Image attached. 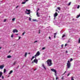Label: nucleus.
I'll list each match as a JSON object with an SVG mask.
<instances>
[{
    "instance_id": "34",
    "label": "nucleus",
    "mask_w": 80,
    "mask_h": 80,
    "mask_svg": "<svg viewBox=\"0 0 80 80\" xmlns=\"http://www.w3.org/2000/svg\"><path fill=\"white\" fill-rule=\"evenodd\" d=\"M71 73H69L68 74L67 76L68 77L70 75V74H71Z\"/></svg>"
},
{
    "instance_id": "2",
    "label": "nucleus",
    "mask_w": 80,
    "mask_h": 80,
    "mask_svg": "<svg viewBox=\"0 0 80 80\" xmlns=\"http://www.w3.org/2000/svg\"><path fill=\"white\" fill-rule=\"evenodd\" d=\"M67 66L68 68H70V67L71 66V64L70 62L69 61H68Z\"/></svg>"
},
{
    "instance_id": "10",
    "label": "nucleus",
    "mask_w": 80,
    "mask_h": 80,
    "mask_svg": "<svg viewBox=\"0 0 80 80\" xmlns=\"http://www.w3.org/2000/svg\"><path fill=\"white\" fill-rule=\"evenodd\" d=\"M7 58H12V56L10 55H8L7 56Z\"/></svg>"
},
{
    "instance_id": "7",
    "label": "nucleus",
    "mask_w": 80,
    "mask_h": 80,
    "mask_svg": "<svg viewBox=\"0 0 80 80\" xmlns=\"http://www.w3.org/2000/svg\"><path fill=\"white\" fill-rule=\"evenodd\" d=\"M57 16H58V13L57 12H55L54 14V17H57Z\"/></svg>"
},
{
    "instance_id": "50",
    "label": "nucleus",
    "mask_w": 80,
    "mask_h": 80,
    "mask_svg": "<svg viewBox=\"0 0 80 80\" xmlns=\"http://www.w3.org/2000/svg\"><path fill=\"white\" fill-rule=\"evenodd\" d=\"M49 38L50 39H51V38L50 37H49Z\"/></svg>"
},
{
    "instance_id": "53",
    "label": "nucleus",
    "mask_w": 80,
    "mask_h": 80,
    "mask_svg": "<svg viewBox=\"0 0 80 80\" xmlns=\"http://www.w3.org/2000/svg\"><path fill=\"white\" fill-rule=\"evenodd\" d=\"M16 35H18V34H16Z\"/></svg>"
},
{
    "instance_id": "59",
    "label": "nucleus",
    "mask_w": 80,
    "mask_h": 80,
    "mask_svg": "<svg viewBox=\"0 0 80 80\" xmlns=\"http://www.w3.org/2000/svg\"><path fill=\"white\" fill-rule=\"evenodd\" d=\"M14 45H15V44H14Z\"/></svg>"
},
{
    "instance_id": "18",
    "label": "nucleus",
    "mask_w": 80,
    "mask_h": 80,
    "mask_svg": "<svg viewBox=\"0 0 80 80\" xmlns=\"http://www.w3.org/2000/svg\"><path fill=\"white\" fill-rule=\"evenodd\" d=\"M6 69H4L3 72L4 73H5V72H6Z\"/></svg>"
},
{
    "instance_id": "1",
    "label": "nucleus",
    "mask_w": 80,
    "mask_h": 80,
    "mask_svg": "<svg viewBox=\"0 0 80 80\" xmlns=\"http://www.w3.org/2000/svg\"><path fill=\"white\" fill-rule=\"evenodd\" d=\"M46 62H47L48 66V67H50L52 66V60L51 59H48L47 60V61Z\"/></svg>"
},
{
    "instance_id": "58",
    "label": "nucleus",
    "mask_w": 80,
    "mask_h": 80,
    "mask_svg": "<svg viewBox=\"0 0 80 80\" xmlns=\"http://www.w3.org/2000/svg\"><path fill=\"white\" fill-rule=\"evenodd\" d=\"M34 58H35L36 59L37 58H36V57H34Z\"/></svg>"
},
{
    "instance_id": "25",
    "label": "nucleus",
    "mask_w": 80,
    "mask_h": 80,
    "mask_svg": "<svg viewBox=\"0 0 80 80\" xmlns=\"http://www.w3.org/2000/svg\"><path fill=\"white\" fill-rule=\"evenodd\" d=\"M79 8H80V5H78L77 8L78 9Z\"/></svg>"
},
{
    "instance_id": "57",
    "label": "nucleus",
    "mask_w": 80,
    "mask_h": 80,
    "mask_svg": "<svg viewBox=\"0 0 80 80\" xmlns=\"http://www.w3.org/2000/svg\"><path fill=\"white\" fill-rule=\"evenodd\" d=\"M10 51H9V53H10Z\"/></svg>"
},
{
    "instance_id": "16",
    "label": "nucleus",
    "mask_w": 80,
    "mask_h": 80,
    "mask_svg": "<svg viewBox=\"0 0 80 80\" xmlns=\"http://www.w3.org/2000/svg\"><path fill=\"white\" fill-rule=\"evenodd\" d=\"M35 58V56H33L31 59V60L32 61V60H33V58Z\"/></svg>"
},
{
    "instance_id": "15",
    "label": "nucleus",
    "mask_w": 80,
    "mask_h": 80,
    "mask_svg": "<svg viewBox=\"0 0 80 80\" xmlns=\"http://www.w3.org/2000/svg\"><path fill=\"white\" fill-rule=\"evenodd\" d=\"M38 16V17H40V16H39V15L38 14V12H37V14H36Z\"/></svg>"
},
{
    "instance_id": "52",
    "label": "nucleus",
    "mask_w": 80,
    "mask_h": 80,
    "mask_svg": "<svg viewBox=\"0 0 80 80\" xmlns=\"http://www.w3.org/2000/svg\"><path fill=\"white\" fill-rule=\"evenodd\" d=\"M56 12H58V10H56Z\"/></svg>"
},
{
    "instance_id": "27",
    "label": "nucleus",
    "mask_w": 80,
    "mask_h": 80,
    "mask_svg": "<svg viewBox=\"0 0 80 80\" xmlns=\"http://www.w3.org/2000/svg\"><path fill=\"white\" fill-rule=\"evenodd\" d=\"M6 21H7V20L6 19H5L4 20L3 22H5Z\"/></svg>"
},
{
    "instance_id": "8",
    "label": "nucleus",
    "mask_w": 80,
    "mask_h": 80,
    "mask_svg": "<svg viewBox=\"0 0 80 80\" xmlns=\"http://www.w3.org/2000/svg\"><path fill=\"white\" fill-rule=\"evenodd\" d=\"M3 67H4V66H3V65L0 66V68H1V69L3 68Z\"/></svg>"
},
{
    "instance_id": "55",
    "label": "nucleus",
    "mask_w": 80,
    "mask_h": 80,
    "mask_svg": "<svg viewBox=\"0 0 80 80\" xmlns=\"http://www.w3.org/2000/svg\"><path fill=\"white\" fill-rule=\"evenodd\" d=\"M39 32H40V29L39 30Z\"/></svg>"
},
{
    "instance_id": "11",
    "label": "nucleus",
    "mask_w": 80,
    "mask_h": 80,
    "mask_svg": "<svg viewBox=\"0 0 80 80\" xmlns=\"http://www.w3.org/2000/svg\"><path fill=\"white\" fill-rule=\"evenodd\" d=\"M2 72H0V78H1V77H2Z\"/></svg>"
},
{
    "instance_id": "38",
    "label": "nucleus",
    "mask_w": 80,
    "mask_h": 80,
    "mask_svg": "<svg viewBox=\"0 0 80 80\" xmlns=\"http://www.w3.org/2000/svg\"><path fill=\"white\" fill-rule=\"evenodd\" d=\"M78 43H80V40L79 39Z\"/></svg>"
},
{
    "instance_id": "13",
    "label": "nucleus",
    "mask_w": 80,
    "mask_h": 80,
    "mask_svg": "<svg viewBox=\"0 0 80 80\" xmlns=\"http://www.w3.org/2000/svg\"><path fill=\"white\" fill-rule=\"evenodd\" d=\"M26 2H27V1H25V2H22V4H25V3H26Z\"/></svg>"
},
{
    "instance_id": "51",
    "label": "nucleus",
    "mask_w": 80,
    "mask_h": 80,
    "mask_svg": "<svg viewBox=\"0 0 80 80\" xmlns=\"http://www.w3.org/2000/svg\"><path fill=\"white\" fill-rule=\"evenodd\" d=\"M38 33H40V31H39Z\"/></svg>"
},
{
    "instance_id": "47",
    "label": "nucleus",
    "mask_w": 80,
    "mask_h": 80,
    "mask_svg": "<svg viewBox=\"0 0 80 80\" xmlns=\"http://www.w3.org/2000/svg\"><path fill=\"white\" fill-rule=\"evenodd\" d=\"M33 21H34V22H35V21H36V19H33Z\"/></svg>"
},
{
    "instance_id": "48",
    "label": "nucleus",
    "mask_w": 80,
    "mask_h": 80,
    "mask_svg": "<svg viewBox=\"0 0 80 80\" xmlns=\"http://www.w3.org/2000/svg\"><path fill=\"white\" fill-rule=\"evenodd\" d=\"M66 72H67V71H65L64 73L63 74V75H64V74H65V73H66Z\"/></svg>"
},
{
    "instance_id": "28",
    "label": "nucleus",
    "mask_w": 80,
    "mask_h": 80,
    "mask_svg": "<svg viewBox=\"0 0 80 80\" xmlns=\"http://www.w3.org/2000/svg\"><path fill=\"white\" fill-rule=\"evenodd\" d=\"M72 60H73V59H72V58H71L70 62H72Z\"/></svg>"
},
{
    "instance_id": "21",
    "label": "nucleus",
    "mask_w": 80,
    "mask_h": 80,
    "mask_svg": "<svg viewBox=\"0 0 80 80\" xmlns=\"http://www.w3.org/2000/svg\"><path fill=\"white\" fill-rule=\"evenodd\" d=\"M11 38H13V34H12L11 36Z\"/></svg>"
},
{
    "instance_id": "22",
    "label": "nucleus",
    "mask_w": 80,
    "mask_h": 80,
    "mask_svg": "<svg viewBox=\"0 0 80 80\" xmlns=\"http://www.w3.org/2000/svg\"><path fill=\"white\" fill-rule=\"evenodd\" d=\"M16 64V62H14L13 63V65H15Z\"/></svg>"
},
{
    "instance_id": "35",
    "label": "nucleus",
    "mask_w": 80,
    "mask_h": 80,
    "mask_svg": "<svg viewBox=\"0 0 80 80\" xmlns=\"http://www.w3.org/2000/svg\"><path fill=\"white\" fill-rule=\"evenodd\" d=\"M25 32H24L22 34V35H24V34H25Z\"/></svg>"
},
{
    "instance_id": "49",
    "label": "nucleus",
    "mask_w": 80,
    "mask_h": 80,
    "mask_svg": "<svg viewBox=\"0 0 80 80\" xmlns=\"http://www.w3.org/2000/svg\"><path fill=\"white\" fill-rule=\"evenodd\" d=\"M66 52L67 53H68V51H66Z\"/></svg>"
},
{
    "instance_id": "26",
    "label": "nucleus",
    "mask_w": 80,
    "mask_h": 80,
    "mask_svg": "<svg viewBox=\"0 0 80 80\" xmlns=\"http://www.w3.org/2000/svg\"><path fill=\"white\" fill-rule=\"evenodd\" d=\"M70 4H71V2H70L68 4V5L69 6H70Z\"/></svg>"
},
{
    "instance_id": "29",
    "label": "nucleus",
    "mask_w": 80,
    "mask_h": 80,
    "mask_svg": "<svg viewBox=\"0 0 80 80\" xmlns=\"http://www.w3.org/2000/svg\"><path fill=\"white\" fill-rule=\"evenodd\" d=\"M19 38H18V40H20V38H21V37H20V36H19L18 37Z\"/></svg>"
},
{
    "instance_id": "39",
    "label": "nucleus",
    "mask_w": 80,
    "mask_h": 80,
    "mask_svg": "<svg viewBox=\"0 0 80 80\" xmlns=\"http://www.w3.org/2000/svg\"><path fill=\"white\" fill-rule=\"evenodd\" d=\"M58 77H56V80H58Z\"/></svg>"
},
{
    "instance_id": "41",
    "label": "nucleus",
    "mask_w": 80,
    "mask_h": 80,
    "mask_svg": "<svg viewBox=\"0 0 80 80\" xmlns=\"http://www.w3.org/2000/svg\"><path fill=\"white\" fill-rule=\"evenodd\" d=\"M40 10V9L38 8V10H37V12H38V10Z\"/></svg>"
},
{
    "instance_id": "43",
    "label": "nucleus",
    "mask_w": 80,
    "mask_h": 80,
    "mask_svg": "<svg viewBox=\"0 0 80 80\" xmlns=\"http://www.w3.org/2000/svg\"><path fill=\"white\" fill-rule=\"evenodd\" d=\"M67 44H66L65 45V47H67Z\"/></svg>"
},
{
    "instance_id": "17",
    "label": "nucleus",
    "mask_w": 80,
    "mask_h": 80,
    "mask_svg": "<svg viewBox=\"0 0 80 80\" xmlns=\"http://www.w3.org/2000/svg\"><path fill=\"white\" fill-rule=\"evenodd\" d=\"M27 52H26L25 53V57H27Z\"/></svg>"
},
{
    "instance_id": "30",
    "label": "nucleus",
    "mask_w": 80,
    "mask_h": 80,
    "mask_svg": "<svg viewBox=\"0 0 80 80\" xmlns=\"http://www.w3.org/2000/svg\"><path fill=\"white\" fill-rule=\"evenodd\" d=\"M62 48H63V44H62L61 46Z\"/></svg>"
},
{
    "instance_id": "31",
    "label": "nucleus",
    "mask_w": 80,
    "mask_h": 80,
    "mask_svg": "<svg viewBox=\"0 0 80 80\" xmlns=\"http://www.w3.org/2000/svg\"><path fill=\"white\" fill-rule=\"evenodd\" d=\"M27 15H29L30 14V12H28V13H27Z\"/></svg>"
},
{
    "instance_id": "23",
    "label": "nucleus",
    "mask_w": 80,
    "mask_h": 80,
    "mask_svg": "<svg viewBox=\"0 0 80 80\" xmlns=\"http://www.w3.org/2000/svg\"><path fill=\"white\" fill-rule=\"evenodd\" d=\"M57 8L59 10H60V7H58Z\"/></svg>"
},
{
    "instance_id": "9",
    "label": "nucleus",
    "mask_w": 80,
    "mask_h": 80,
    "mask_svg": "<svg viewBox=\"0 0 80 80\" xmlns=\"http://www.w3.org/2000/svg\"><path fill=\"white\" fill-rule=\"evenodd\" d=\"M42 67H43V68H44L45 70H46V68H45V65H44V64H42Z\"/></svg>"
},
{
    "instance_id": "32",
    "label": "nucleus",
    "mask_w": 80,
    "mask_h": 80,
    "mask_svg": "<svg viewBox=\"0 0 80 80\" xmlns=\"http://www.w3.org/2000/svg\"><path fill=\"white\" fill-rule=\"evenodd\" d=\"M29 20L30 21L31 20V18L29 17Z\"/></svg>"
},
{
    "instance_id": "44",
    "label": "nucleus",
    "mask_w": 80,
    "mask_h": 80,
    "mask_svg": "<svg viewBox=\"0 0 80 80\" xmlns=\"http://www.w3.org/2000/svg\"><path fill=\"white\" fill-rule=\"evenodd\" d=\"M54 35H56H56L57 34V33H54Z\"/></svg>"
},
{
    "instance_id": "61",
    "label": "nucleus",
    "mask_w": 80,
    "mask_h": 80,
    "mask_svg": "<svg viewBox=\"0 0 80 80\" xmlns=\"http://www.w3.org/2000/svg\"><path fill=\"white\" fill-rule=\"evenodd\" d=\"M79 48H80V46L79 47Z\"/></svg>"
},
{
    "instance_id": "19",
    "label": "nucleus",
    "mask_w": 80,
    "mask_h": 80,
    "mask_svg": "<svg viewBox=\"0 0 80 80\" xmlns=\"http://www.w3.org/2000/svg\"><path fill=\"white\" fill-rule=\"evenodd\" d=\"M15 19H16V18H14L12 19V21H15Z\"/></svg>"
},
{
    "instance_id": "4",
    "label": "nucleus",
    "mask_w": 80,
    "mask_h": 80,
    "mask_svg": "<svg viewBox=\"0 0 80 80\" xmlns=\"http://www.w3.org/2000/svg\"><path fill=\"white\" fill-rule=\"evenodd\" d=\"M36 63V64H37V63H38V59H35L33 61H32V63Z\"/></svg>"
},
{
    "instance_id": "12",
    "label": "nucleus",
    "mask_w": 80,
    "mask_h": 80,
    "mask_svg": "<svg viewBox=\"0 0 80 80\" xmlns=\"http://www.w3.org/2000/svg\"><path fill=\"white\" fill-rule=\"evenodd\" d=\"M13 72V71L12 70H11L10 71L9 73V74L10 75Z\"/></svg>"
},
{
    "instance_id": "3",
    "label": "nucleus",
    "mask_w": 80,
    "mask_h": 80,
    "mask_svg": "<svg viewBox=\"0 0 80 80\" xmlns=\"http://www.w3.org/2000/svg\"><path fill=\"white\" fill-rule=\"evenodd\" d=\"M51 70L52 72H55V75L56 77H57V71L56 70L53 68L51 69Z\"/></svg>"
},
{
    "instance_id": "54",
    "label": "nucleus",
    "mask_w": 80,
    "mask_h": 80,
    "mask_svg": "<svg viewBox=\"0 0 80 80\" xmlns=\"http://www.w3.org/2000/svg\"><path fill=\"white\" fill-rule=\"evenodd\" d=\"M37 70V69H34V71H35V70Z\"/></svg>"
},
{
    "instance_id": "56",
    "label": "nucleus",
    "mask_w": 80,
    "mask_h": 80,
    "mask_svg": "<svg viewBox=\"0 0 80 80\" xmlns=\"http://www.w3.org/2000/svg\"><path fill=\"white\" fill-rule=\"evenodd\" d=\"M30 52H29V53H28V54H30Z\"/></svg>"
},
{
    "instance_id": "60",
    "label": "nucleus",
    "mask_w": 80,
    "mask_h": 80,
    "mask_svg": "<svg viewBox=\"0 0 80 80\" xmlns=\"http://www.w3.org/2000/svg\"><path fill=\"white\" fill-rule=\"evenodd\" d=\"M1 49V47H0V49Z\"/></svg>"
},
{
    "instance_id": "37",
    "label": "nucleus",
    "mask_w": 80,
    "mask_h": 80,
    "mask_svg": "<svg viewBox=\"0 0 80 80\" xmlns=\"http://www.w3.org/2000/svg\"><path fill=\"white\" fill-rule=\"evenodd\" d=\"M37 41H34V43H36L37 42Z\"/></svg>"
},
{
    "instance_id": "42",
    "label": "nucleus",
    "mask_w": 80,
    "mask_h": 80,
    "mask_svg": "<svg viewBox=\"0 0 80 80\" xmlns=\"http://www.w3.org/2000/svg\"><path fill=\"white\" fill-rule=\"evenodd\" d=\"M18 7H19V6H16V8H18Z\"/></svg>"
},
{
    "instance_id": "40",
    "label": "nucleus",
    "mask_w": 80,
    "mask_h": 80,
    "mask_svg": "<svg viewBox=\"0 0 80 80\" xmlns=\"http://www.w3.org/2000/svg\"><path fill=\"white\" fill-rule=\"evenodd\" d=\"M2 79H3L4 78V77H3V76H2Z\"/></svg>"
},
{
    "instance_id": "5",
    "label": "nucleus",
    "mask_w": 80,
    "mask_h": 80,
    "mask_svg": "<svg viewBox=\"0 0 80 80\" xmlns=\"http://www.w3.org/2000/svg\"><path fill=\"white\" fill-rule=\"evenodd\" d=\"M39 55H40V52H39V51H38L34 56V57H38V56H39Z\"/></svg>"
},
{
    "instance_id": "36",
    "label": "nucleus",
    "mask_w": 80,
    "mask_h": 80,
    "mask_svg": "<svg viewBox=\"0 0 80 80\" xmlns=\"http://www.w3.org/2000/svg\"><path fill=\"white\" fill-rule=\"evenodd\" d=\"M64 77H63V76L62 77V78H61V79L62 80H63L64 79L63 78Z\"/></svg>"
},
{
    "instance_id": "62",
    "label": "nucleus",
    "mask_w": 80,
    "mask_h": 80,
    "mask_svg": "<svg viewBox=\"0 0 80 80\" xmlns=\"http://www.w3.org/2000/svg\"><path fill=\"white\" fill-rule=\"evenodd\" d=\"M0 80H1V79H0Z\"/></svg>"
},
{
    "instance_id": "14",
    "label": "nucleus",
    "mask_w": 80,
    "mask_h": 80,
    "mask_svg": "<svg viewBox=\"0 0 80 80\" xmlns=\"http://www.w3.org/2000/svg\"><path fill=\"white\" fill-rule=\"evenodd\" d=\"M26 11L28 12H30V10H28L27 9H26Z\"/></svg>"
},
{
    "instance_id": "46",
    "label": "nucleus",
    "mask_w": 80,
    "mask_h": 80,
    "mask_svg": "<svg viewBox=\"0 0 80 80\" xmlns=\"http://www.w3.org/2000/svg\"><path fill=\"white\" fill-rule=\"evenodd\" d=\"M25 1H26V2H28V0H24Z\"/></svg>"
},
{
    "instance_id": "24",
    "label": "nucleus",
    "mask_w": 80,
    "mask_h": 80,
    "mask_svg": "<svg viewBox=\"0 0 80 80\" xmlns=\"http://www.w3.org/2000/svg\"><path fill=\"white\" fill-rule=\"evenodd\" d=\"M65 37V35H63V36L62 37V38H63V37Z\"/></svg>"
},
{
    "instance_id": "45",
    "label": "nucleus",
    "mask_w": 80,
    "mask_h": 80,
    "mask_svg": "<svg viewBox=\"0 0 80 80\" xmlns=\"http://www.w3.org/2000/svg\"><path fill=\"white\" fill-rule=\"evenodd\" d=\"M56 37V36L55 35H54V38H55Z\"/></svg>"
},
{
    "instance_id": "6",
    "label": "nucleus",
    "mask_w": 80,
    "mask_h": 80,
    "mask_svg": "<svg viewBox=\"0 0 80 80\" xmlns=\"http://www.w3.org/2000/svg\"><path fill=\"white\" fill-rule=\"evenodd\" d=\"M18 30H17V29H13L12 31V32L13 33H17L18 32Z\"/></svg>"
},
{
    "instance_id": "20",
    "label": "nucleus",
    "mask_w": 80,
    "mask_h": 80,
    "mask_svg": "<svg viewBox=\"0 0 80 80\" xmlns=\"http://www.w3.org/2000/svg\"><path fill=\"white\" fill-rule=\"evenodd\" d=\"M74 77H73L72 76L71 77V80H74Z\"/></svg>"
},
{
    "instance_id": "33",
    "label": "nucleus",
    "mask_w": 80,
    "mask_h": 80,
    "mask_svg": "<svg viewBox=\"0 0 80 80\" xmlns=\"http://www.w3.org/2000/svg\"><path fill=\"white\" fill-rule=\"evenodd\" d=\"M44 49H45V47H44L42 48V50H44Z\"/></svg>"
}]
</instances>
